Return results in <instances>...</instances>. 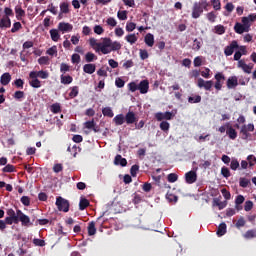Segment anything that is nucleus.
Wrapping results in <instances>:
<instances>
[{
  "mask_svg": "<svg viewBox=\"0 0 256 256\" xmlns=\"http://www.w3.org/2000/svg\"><path fill=\"white\" fill-rule=\"evenodd\" d=\"M86 63H93V61H97V56L92 52H87L85 55Z\"/></svg>",
  "mask_w": 256,
  "mask_h": 256,
  "instance_id": "32",
  "label": "nucleus"
},
{
  "mask_svg": "<svg viewBox=\"0 0 256 256\" xmlns=\"http://www.w3.org/2000/svg\"><path fill=\"white\" fill-rule=\"evenodd\" d=\"M213 205L218 207V209L221 211L222 209H225L227 207V201H219L218 199H214Z\"/></svg>",
  "mask_w": 256,
  "mask_h": 256,
  "instance_id": "33",
  "label": "nucleus"
},
{
  "mask_svg": "<svg viewBox=\"0 0 256 256\" xmlns=\"http://www.w3.org/2000/svg\"><path fill=\"white\" fill-rule=\"evenodd\" d=\"M225 31V26L221 24H218L214 27V33H216V35H224Z\"/></svg>",
  "mask_w": 256,
  "mask_h": 256,
  "instance_id": "34",
  "label": "nucleus"
},
{
  "mask_svg": "<svg viewBox=\"0 0 256 256\" xmlns=\"http://www.w3.org/2000/svg\"><path fill=\"white\" fill-rule=\"evenodd\" d=\"M89 206V200L82 198L79 202L80 211H85V208Z\"/></svg>",
  "mask_w": 256,
  "mask_h": 256,
  "instance_id": "37",
  "label": "nucleus"
},
{
  "mask_svg": "<svg viewBox=\"0 0 256 256\" xmlns=\"http://www.w3.org/2000/svg\"><path fill=\"white\" fill-rule=\"evenodd\" d=\"M136 28H137V24H135V22H127L126 31L128 33H131L132 31H135Z\"/></svg>",
  "mask_w": 256,
  "mask_h": 256,
  "instance_id": "42",
  "label": "nucleus"
},
{
  "mask_svg": "<svg viewBox=\"0 0 256 256\" xmlns=\"http://www.w3.org/2000/svg\"><path fill=\"white\" fill-rule=\"evenodd\" d=\"M227 130L226 135H228L229 139H232V141H235L237 139V130L233 128L229 123L226 124Z\"/></svg>",
  "mask_w": 256,
  "mask_h": 256,
  "instance_id": "15",
  "label": "nucleus"
},
{
  "mask_svg": "<svg viewBox=\"0 0 256 256\" xmlns=\"http://www.w3.org/2000/svg\"><path fill=\"white\" fill-rule=\"evenodd\" d=\"M247 161H248L249 167H255V165H256V157H255V155H248L247 156Z\"/></svg>",
  "mask_w": 256,
  "mask_h": 256,
  "instance_id": "43",
  "label": "nucleus"
},
{
  "mask_svg": "<svg viewBox=\"0 0 256 256\" xmlns=\"http://www.w3.org/2000/svg\"><path fill=\"white\" fill-rule=\"evenodd\" d=\"M56 206L58 211H63V213H69V200L59 196L56 198Z\"/></svg>",
  "mask_w": 256,
  "mask_h": 256,
  "instance_id": "4",
  "label": "nucleus"
},
{
  "mask_svg": "<svg viewBox=\"0 0 256 256\" xmlns=\"http://www.w3.org/2000/svg\"><path fill=\"white\" fill-rule=\"evenodd\" d=\"M29 77L30 79H35V77L38 79H49V72L47 71H43V70H40V71H31L29 73Z\"/></svg>",
  "mask_w": 256,
  "mask_h": 256,
  "instance_id": "10",
  "label": "nucleus"
},
{
  "mask_svg": "<svg viewBox=\"0 0 256 256\" xmlns=\"http://www.w3.org/2000/svg\"><path fill=\"white\" fill-rule=\"evenodd\" d=\"M33 243L36 247H45L46 245L45 240L39 238H34Z\"/></svg>",
  "mask_w": 256,
  "mask_h": 256,
  "instance_id": "48",
  "label": "nucleus"
},
{
  "mask_svg": "<svg viewBox=\"0 0 256 256\" xmlns=\"http://www.w3.org/2000/svg\"><path fill=\"white\" fill-rule=\"evenodd\" d=\"M188 102L189 103H201V96L200 95L190 96L188 98Z\"/></svg>",
  "mask_w": 256,
  "mask_h": 256,
  "instance_id": "53",
  "label": "nucleus"
},
{
  "mask_svg": "<svg viewBox=\"0 0 256 256\" xmlns=\"http://www.w3.org/2000/svg\"><path fill=\"white\" fill-rule=\"evenodd\" d=\"M208 7L209 3H207V0L195 2L192 7V19H199L203 15V10L207 11Z\"/></svg>",
  "mask_w": 256,
  "mask_h": 256,
  "instance_id": "2",
  "label": "nucleus"
},
{
  "mask_svg": "<svg viewBox=\"0 0 256 256\" xmlns=\"http://www.w3.org/2000/svg\"><path fill=\"white\" fill-rule=\"evenodd\" d=\"M15 14H16V19L18 21H23V17H25V10H23L21 6H16Z\"/></svg>",
  "mask_w": 256,
  "mask_h": 256,
  "instance_id": "22",
  "label": "nucleus"
},
{
  "mask_svg": "<svg viewBox=\"0 0 256 256\" xmlns=\"http://www.w3.org/2000/svg\"><path fill=\"white\" fill-rule=\"evenodd\" d=\"M115 85L118 89H123V87H125V81L121 78H116Z\"/></svg>",
  "mask_w": 256,
  "mask_h": 256,
  "instance_id": "60",
  "label": "nucleus"
},
{
  "mask_svg": "<svg viewBox=\"0 0 256 256\" xmlns=\"http://www.w3.org/2000/svg\"><path fill=\"white\" fill-rule=\"evenodd\" d=\"M144 42L148 47H153L155 45V36L153 34L148 33L144 37Z\"/></svg>",
  "mask_w": 256,
  "mask_h": 256,
  "instance_id": "19",
  "label": "nucleus"
},
{
  "mask_svg": "<svg viewBox=\"0 0 256 256\" xmlns=\"http://www.w3.org/2000/svg\"><path fill=\"white\" fill-rule=\"evenodd\" d=\"M0 83L1 85H4V86L11 83V74L9 72L2 74L0 77Z\"/></svg>",
  "mask_w": 256,
  "mask_h": 256,
  "instance_id": "20",
  "label": "nucleus"
},
{
  "mask_svg": "<svg viewBox=\"0 0 256 256\" xmlns=\"http://www.w3.org/2000/svg\"><path fill=\"white\" fill-rule=\"evenodd\" d=\"M221 175H223V177L226 179H229V177H231V171H229V168L224 166L221 168Z\"/></svg>",
  "mask_w": 256,
  "mask_h": 256,
  "instance_id": "49",
  "label": "nucleus"
},
{
  "mask_svg": "<svg viewBox=\"0 0 256 256\" xmlns=\"http://www.w3.org/2000/svg\"><path fill=\"white\" fill-rule=\"evenodd\" d=\"M113 122L115 123L116 126L123 125V123H126L125 115H123V114L116 115L113 118Z\"/></svg>",
  "mask_w": 256,
  "mask_h": 256,
  "instance_id": "25",
  "label": "nucleus"
},
{
  "mask_svg": "<svg viewBox=\"0 0 256 256\" xmlns=\"http://www.w3.org/2000/svg\"><path fill=\"white\" fill-rule=\"evenodd\" d=\"M102 115H104V117H113V110L111 109V107H105L102 109Z\"/></svg>",
  "mask_w": 256,
  "mask_h": 256,
  "instance_id": "38",
  "label": "nucleus"
},
{
  "mask_svg": "<svg viewBox=\"0 0 256 256\" xmlns=\"http://www.w3.org/2000/svg\"><path fill=\"white\" fill-rule=\"evenodd\" d=\"M244 239H255L256 238V229H250L245 232L243 235Z\"/></svg>",
  "mask_w": 256,
  "mask_h": 256,
  "instance_id": "29",
  "label": "nucleus"
},
{
  "mask_svg": "<svg viewBox=\"0 0 256 256\" xmlns=\"http://www.w3.org/2000/svg\"><path fill=\"white\" fill-rule=\"evenodd\" d=\"M20 201L25 207H29V205H31V199L29 198V196H22Z\"/></svg>",
  "mask_w": 256,
  "mask_h": 256,
  "instance_id": "51",
  "label": "nucleus"
},
{
  "mask_svg": "<svg viewBox=\"0 0 256 256\" xmlns=\"http://www.w3.org/2000/svg\"><path fill=\"white\" fill-rule=\"evenodd\" d=\"M124 118L127 125H134L135 123H137V121H139L137 114H135V112L133 111H128Z\"/></svg>",
  "mask_w": 256,
  "mask_h": 256,
  "instance_id": "8",
  "label": "nucleus"
},
{
  "mask_svg": "<svg viewBox=\"0 0 256 256\" xmlns=\"http://www.w3.org/2000/svg\"><path fill=\"white\" fill-rule=\"evenodd\" d=\"M245 218H243V216H241L238 220H237V222H236V224H235V227H237V229H241V227H245Z\"/></svg>",
  "mask_w": 256,
  "mask_h": 256,
  "instance_id": "54",
  "label": "nucleus"
},
{
  "mask_svg": "<svg viewBox=\"0 0 256 256\" xmlns=\"http://www.w3.org/2000/svg\"><path fill=\"white\" fill-rule=\"evenodd\" d=\"M226 85L229 89H235L237 85H239V80L237 79V76H231L228 78Z\"/></svg>",
  "mask_w": 256,
  "mask_h": 256,
  "instance_id": "16",
  "label": "nucleus"
},
{
  "mask_svg": "<svg viewBox=\"0 0 256 256\" xmlns=\"http://www.w3.org/2000/svg\"><path fill=\"white\" fill-rule=\"evenodd\" d=\"M238 167L239 161L237 159H232L230 163V169H232V171H237Z\"/></svg>",
  "mask_w": 256,
  "mask_h": 256,
  "instance_id": "56",
  "label": "nucleus"
},
{
  "mask_svg": "<svg viewBox=\"0 0 256 256\" xmlns=\"http://www.w3.org/2000/svg\"><path fill=\"white\" fill-rule=\"evenodd\" d=\"M197 85L200 89H205V91H211V88L213 87V82L211 80L205 81L203 78H199Z\"/></svg>",
  "mask_w": 256,
  "mask_h": 256,
  "instance_id": "11",
  "label": "nucleus"
},
{
  "mask_svg": "<svg viewBox=\"0 0 256 256\" xmlns=\"http://www.w3.org/2000/svg\"><path fill=\"white\" fill-rule=\"evenodd\" d=\"M49 33H50V37H51L52 41H54V43H57V41H59V39H61V34H59V30L51 29L49 31Z\"/></svg>",
  "mask_w": 256,
  "mask_h": 256,
  "instance_id": "23",
  "label": "nucleus"
},
{
  "mask_svg": "<svg viewBox=\"0 0 256 256\" xmlns=\"http://www.w3.org/2000/svg\"><path fill=\"white\" fill-rule=\"evenodd\" d=\"M214 11H221V0H211Z\"/></svg>",
  "mask_w": 256,
  "mask_h": 256,
  "instance_id": "41",
  "label": "nucleus"
},
{
  "mask_svg": "<svg viewBox=\"0 0 256 256\" xmlns=\"http://www.w3.org/2000/svg\"><path fill=\"white\" fill-rule=\"evenodd\" d=\"M120 49H121V43L120 42H117V41L111 42V45H110V50L111 51H119Z\"/></svg>",
  "mask_w": 256,
  "mask_h": 256,
  "instance_id": "46",
  "label": "nucleus"
},
{
  "mask_svg": "<svg viewBox=\"0 0 256 256\" xmlns=\"http://www.w3.org/2000/svg\"><path fill=\"white\" fill-rule=\"evenodd\" d=\"M111 43V38H104L102 43L98 44V49H96V51H101L103 55H109V53H111Z\"/></svg>",
  "mask_w": 256,
  "mask_h": 256,
  "instance_id": "3",
  "label": "nucleus"
},
{
  "mask_svg": "<svg viewBox=\"0 0 256 256\" xmlns=\"http://www.w3.org/2000/svg\"><path fill=\"white\" fill-rule=\"evenodd\" d=\"M96 66L95 64H85L83 66L84 73H88V75H93L95 73Z\"/></svg>",
  "mask_w": 256,
  "mask_h": 256,
  "instance_id": "24",
  "label": "nucleus"
},
{
  "mask_svg": "<svg viewBox=\"0 0 256 256\" xmlns=\"http://www.w3.org/2000/svg\"><path fill=\"white\" fill-rule=\"evenodd\" d=\"M79 95V86H74L71 88V91L69 93V98L70 99H75Z\"/></svg>",
  "mask_w": 256,
  "mask_h": 256,
  "instance_id": "36",
  "label": "nucleus"
},
{
  "mask_svg": "<svg viewBox=\"0 0 256 256\" xmlns=\"http://www.w3.org/2000/svg\"><path fill=\"white\" fill-rule=\"evenodd\" d=\"M11 27V18L3 16L0 19V29H9Z\"/></svg>",
  "mask_w": 256,
  "mask_h": 256,
  "instance_id": "17",
  "label": "nucleus"
},
{
  "mask_svg": "<svg viewBox=\"0 0 256 256\" xmlns=\"http://www.w3.org/2000/svg\"><path fill=\"white\" fill-rule=\"evenodd\" d=\"M117 17L120 19V21H127V10L118 11Z\"/></svg>",
  "mask_w": 256,
  "mask_h": 256,
  "instance_id": "44",
  "label": "nucleus"
},
{
  "mask_svg": "<svg viewBox=\"0 0 256 256\" xmlns=\"http://www.w3.org/2000/svg\"><path fill=\"white\" fill-rule=\"evenodd\" d=\"M97 233V228H95V222L91 221L88 224V235L92 237V235H95Z\"/></svg>",
  "mask_w": 256,
  "mask_h": 256,
  "instance_id": "31",
  "label": "nucleus"
},
{
  "mask_svg": "<svg viewBox=\"0 0 256 256\" xmlns=\"http://www.w3.org/2000/svg\"><path fill=\"white\" fill-rule=\"evenodd\" d=\"M169 127H171V125L169 124V122L167 121H162L160 123V129L161 131H169Z\"/></svg>",
  "mask_w": 256,
  "mask_h": 256,
  "instance_id": "61",
  "label": "nucleus"
},
{
  "mask_svg": "<svg viewBox=\"0 0 256 256\" xmlns=\"http://www.w3.org/2000/svg\"><path fill=\"white\" fill-rule=\"evenodd\" d=\"M235 49H239V44L237 43L236 40H233L230 45L226 46L224 49V55L226 57H231L233 53H235Z\"/></svg>",
  "mask_w": 256,
  "mask_h": 256,
  "instance_id": "7",
  "label": "nucleus"
},
{
  "mask_svg": "<svg viewBox=\"0 0 256 256\" xmlns=\"http://www.w3.org/2000/svg\"><path fill=\"white\" fill-rule=\"evenodd\" d=\"M60 83H62V85H71V83H73V77L71 75L62 74L60 76Z\"/></svg>",
  "mask_w": 256,
  "mask_h": 256,
  "instance_id": "21",
  "label": "nucleus"
},
{
  "mask_svg": "<svg viewBox=\"0 0 256 256\" xmlns=\"http://www.w3.org/2000/svg\"><path fill=\"white\" fill-rule=\"evenodd\" d=\"M169 183H175V181H177V179H179V176H177V174L175 173H170L167 177Z\"/></svg>",
  "mask_w": 256,
  "mask_h": 256,
  "instance_id": "64",
  "label": "nucleus"
},
{
  "mask_svg": "<svg viewBox=\"0 0 256 256\" xmlns=\"http://www.w3.org/2000/svg\"><path fill=\"white\" fill-rule=\"evenodd\" d=\"M173 117H175V113L173 112H165V113L157 112L155 114V118L157 119V121H163V120L171 121Z\"/></svg>",
  "mask_w": 256,
  "mask_h": 256,
  "instance_id": "9",
  "label": "nucleus"
},
{
  "mask_svg": "<svg viewBox=\"0 0 256 256\" xmlns=\"http://www.w3.org/2000/svg\"><path fill=\"white\" fill-rule=\"evenodd\" d=\"M17 215H19V221L21 222L22 227H31V225H33L31 218L23 213V211L18 209Z\"/></svg>",
  "mask_w": 256,
  "mask_h": 256,
  "instance_id": "6",
  "label": "nucleus"
},
{
  "mask_svg": "<svg viewBox=\"0 0 256 256\" xmlns=\"http://www.w3.org/2000/svg\"><path fill=\"white\" fill-rule=\"evenodd\" d=\"M51 113H54V115H57V113H61V104L60 103H54L50 106Z\"/></svg>",
  "mask_w": 256,
  "mask_h": 256,
  "instance_id": "30",
  "label": "nucleus"
},
{
  "mask_svg": "<svg viewBox=\"0 0 256 256\" xmlns=\"http://www.w3.org/2000/svg\"><path fill=\"white\" fill-rule=\"evenodd\" d=\"M22 27L21 22H15L11 28V33H17Z\"/></svg>",
  "mask_w": 256,
  "mask_h": 256,
  "instance_id": "57",
  "label": "nucleus"
},
{
  "mask_svg": "<svg viewBox=\"0 0 256 256\" xmlns=\"http://www.w3.org/2000/svg\"><path fill=\"white\" fill-rule=\"evenodd\" d=\"M251 209H253V201L247 200L244 204V210L249 212Z\"/></svg>",
  "mask_w": 256,
  "mask_h": 256,
  "instance_id": "63",
  "label": "nucleus"
},
{
  "mask_svg": "<svg viewBox=\"0 0 256 256\" xmlns=\"http://www.w3.org/2000/svg\"><path fill=\"white\" fill-rule=\"evenodd\" d=\"M137 173H139V165L134 164L130 169V174L132 177H137Z\"/></svg>",
  "mask_w": 256,
  "mask_h": 256,
  "instance_id": "52",
  "label": "nucleus"
},
{
  "mask_svg": "<svg viewBox=\"0 0 256 256\" xmlns=\"http://www.w3.org/2000/svg\"><path fill=\"white\" fill-rule=\"evenodd\" d=\"M251 18H249V15L246 17H242V25H244L245 27H248V29L251 30Z\"/></svg>",
  "mask_w": 256,
  "mask_h": 256,
  "instance_id": "50",
  "label": "nucleus"
},
{
  "mask_svg": "<svg viewBox=\"0 0 256 256\" xmlns=\"http://www.w3.org/2000/svg\"><path fill=\"white\" fill-rule=\"evenodd\" d=\"M58 31H61V33H70V31H73V26L69 22H60L58 24Z\"/></svg>",
  "mask_w": 256,
  "mask_h": 256,
  "instance_id": "14",
  "label": "nucleus"
},
{
  "mask_svg": "<svg viewBox=\"0 0 256 256\" xmlns=\"http://www.w3.org/2000/svg\"><path fill=\"white\" fill-rule=\"evenodd\" d=\"M234 31L238 35H243V33H249L251 30L249 29V26H244L241 23L236 22L234 25Z\"/></svg>",
  "mask_w": 256,
  "mask_h": 256,
  "instance_id": "12",
  "label": "nucleus"
},
{
  "mask_svg": "<svg viewBox=\"0 0 256 256\" xmlns=\"http://www.w3.org/2000/svg\"><path fill=\"white\" fill-rule=\"evenodd\" d=\"M225 233H227V224H225V222H222L218 226L217 235H218V237H223V235H225Z\"/></svg>",
  "mask_w": 256,
  "mask_h": 256,
  "instance_id": "26",
  "label": "nucleus"
},
{
  "mask_svg": "<svg viewBox=\"0 0 256 256\" xmlns=\"http://www.w3.org/2000/svg\"><path fill=\"white\" fill-rule=\"evenodd\" d=\"M60 12L64 15H67V13H69V2L60 3Z\"/></svg>",
  "mask_w": 256,
  "mask_h": 256,
  "instance_id": "35",
  "label": "nucleus"
},
{
  "mask_svg": "<svg viewBox=\"0 0 256 256\" xmlns=\"http://www.w3.org/2000/svg\"><path fill=\"white\" fill-rule=\"evenodd\" d=\"M71 70V66L69 64L61 63L60 65V72L61 73H67Z\"/></svg>",
  "mask_w": 256,
  "mask_h": 256,
  "instance_id": "58",
  "label": "nucleus"
},
{
  "mask_svg": "<svg viewBox=\"0 0 256 256\" xmlns=\"http://www.w3.org/2000/svg\"><path fill=\"white\" fill-rule=\"evenodd\" d=\"M249 183H251V181L249 179H247V178H240L239 179V185L243 189L249 187Z\"/></svg>",
  "mask_w": 256,
  "mask_h": 256,
  "instance_id": "39",
  "label": "nucleus"
},
{
  "mask_svg": "<svg viewBox=\"0 0 256 256\" xmlns=\"http://www.w3.org/2000/svg\"><path fill=\"white\" fill-rule=\"evenodd\" d=\"M114 165H120L121 167H127V159L123 158L120 154H117L114 159Z\"/></svg>",
  "mask_w": 256,
  "mask_h": 256,
  "instance_id": "18",
  "label": "nucleus"
},
{
  "mask_svg": "<svg viewBox=\"0 0 256 256\" xmlns=\"http://www.w3.org/2000/svg\"><path fill=\"white\" fill-rule=\"evenodd\" d=\"M192 49L194 51H199V49H201V41H199V39H194Z\"/></svg>",
  "mask_w": 256,
  "mask_h": 256,
  "instance_id": "55",
  "label": "nucleus"
},
{
  "mask_svg": "<svg viewBox=\"0 0 256 256\" xmlns=\"http://www.w3.org/2000/svg\"><path fill=\"white\" fill-rule=\"evenodd\" d=\"M185 181L188 185H193L197 181V172L191 170L185 174Z\"/></svg>",
  "mask_w": 256,
  "mask_h": 256,
  "instance_id": "13",
  "label": "nucleus"
},
{
  "mask_svg": "<svg viewBox=\"0 0 256 256\" xmlns=\"http://www.w3.org/2000/svg\"><path fill=\"white\" fill-rule=\"evenodd\" d=\"M140 59L145 61V59H149V52L146 49H140Z\"/></svg>",
  "mask_w": 256,
  "mask_h": 256,
  "instance_id": "59",
  "label": "nucleus"
},
{
  "mask_svg": "<svg viewBox=\"0 0 256 256\" xmlns=\"http://www.w3.org/2000/svg\"><path fill=\"white\" fill-rule=\"evenodd\" d=\"M3 173H15V166L12 164H7L3 169Z\"/></svg>",
  "mask_w": 256,
  "mask_h": 256,
  "instance_id": "45",
  "label": "nucleus"
},
{
  "mask_svg": "<svg viewBox=\"0 0 256 256\" xmlns=\"http://www.w3.org/2000/svg\"><path fill=\"white\" fill-rule=\"evenodd\" d=\"M47 55H50L51 57H57V47L54 45L52 47H50L47 51H46Z\"/></svg>",
  "mask_w": 256,
  "mask_h": 256,
  "instance_id": "47",
  "label": "nucleus"
},
{
  "mask_svg": "<svg viewBox=\"0 0 256 256\" xmlns=\"http://www.w3.org/2000/svg\"><path fill=\"white\" fill-rule=\"evenodd\" d=\"M128 90L131 93H135V91H140L141 95H145L149 93V80H142L139 84L135 82L128 83Z\"/></svg>",
  "mask_w": 256,
  "mask_h": 256,
  "instance_id": "1",
  "label": "nucleus"
},
{
  "mask_svg": "<svg viewBox=\"0 0 256 256\" xmlns=\"http://www.w3.org/2000/svg\"><path fill=\"white\" fill-rule=\"evenodd\" d=\"M255 131V125L254 124H248V125H242L240 129V135H242V139L244 141H247L249 137H251V134L249 132Z\"/></svg>",
  "mask_w": 256,
  "mask_h": 256,
  "instance_id": "5",
  "label": "nucleus"
},
{
  "mask_svg": "<svg viewBox=\"0 0 256 256\" xmlns=\"http://www.w3.org/2000/svg\"><path fill=\"white\" fill-rule=\"evenodd\" d=\"M30 79H31L29 81L30 87H33V89H39L41 87V82L38 77L30 78Z\"/></svg>",
  "mask_w": 256,
  "mask_h": 256,
  "instance_id": "27",
  "label": "nucleus"
},
{
  "mask_svg": "<svg viewBox=\"0 0 256 256\" xmlns=\"http://www.w3.org/2000/svg\"><path fill=\"white\" fill-rule=\"evenodd\" d=\"M203 65V58L201 56H197L194 58V67H201Z\"/></svg>",
  "mask_w": 256,
  "mask_h": 256,
  "instance_id": "62",
  "label": "nucleus"
},
{
  "mask_svg": "<svg viewBox=\"0 0 256 256\" xmlns=\"http://www.w3.org/2000/svg\"><path fill=\"white\" fill-rule=\"evenodd\" d=\"M13 97L17 100V101H21V99H25V92L18 90L13 94Z\"/></svg>",
  "mask_w": 256,
  "mask_h": 256,
  "instance_id": "40",
  "label": "nucleus"
},
{
  "mask_svg": "<svg viewBox=\"0 0 256 256\" xmlns=\"http://www.w3.org/2000/svg\"><path fill=\"white\" fill-rule=\"evenodd\" d=\"M138 39L139 38L135 34H128L125 37V40L127 41V43H130V45H135V43H137Z\"/></svg>",
  "mask_w": 256,
  "mask_h": 256,
  "instance_id": "28",
  "label": "nucleus"
}]
</instances>
